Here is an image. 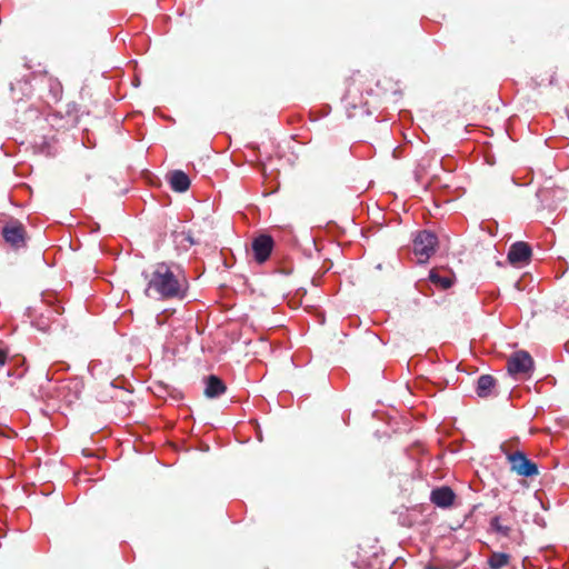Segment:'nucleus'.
Returning <instances> with one entry per match:
<instances>
[{
	"mask_svg": "<svg viewBox=\"0 0 569 569\" xmlns=\"http://www.w3.org/2000/svg\"><path fill=\"white\" fill-rule=\"evenodd\" d=\"M148 280L144 295L154 299H182L186 293V281L176 274L166 263L156 266L151 274L142 273Z\"/></svg>",
	"mask_w": 569,
	"mask_h": 569,
	"instance_id": "obj_1",
	"label": "nucleus"
},
{
	"mask_svg": "<svg viewBox=\"0 0 569 569\" xmlns=\"http://www.w3.org/2000/svg\"><path fill=\"white\" fill-rule=\"evenodd\" d=\"M437 243L438 239L433 232L422 230L413 239V252L420 257L421 262H425L435 253Z\"/></svg>",
	"mask_w": 569,
	"mask_h": 569,
	"instance_id": "obj_2",
	"label": "nucleus"
},
{
	"mask_svg": "<svg viewBox=\"0 0 569 569\" xmlns=\"http://www.w3.org/2000/svg\"><path fill=\"white\" fill-rule=\"evenodd\" d=\"M507 367L512 376L528 375L532 371L533 360L527 351H517L508 360Z\"/></svg>",
	"mask_w": 569,
	"mask_h": 569,
	"instance_id": "obj_3",
	"label": "nucleus"
},
{
	"mask_svg": "<svg viewBox=\"0 0 569 569\" xmlns=\"http://www.w3.org/2000/svg\"><path fill=\"white\" fill-rule=\"evenodd\" d=\"M508 459L511 463V470L516 471L519 476L532 477L538 475L537 465L529 460L525 453L517 451L509 455Z\"/></svg>",
	"mask_w": 569,
	"mask_h": 569,
	"instance_id": "obj_4",
	"label": "nucleus"
},
{
	"mask_svg": "<svg viewBox=\"0 0 569 569\" xmlns=\"http://www.w3.org/2000/svg\"><path fill=\"white\" fill-rule=\"evenodd\" d=\"M273 239L269 234H259L252 240L253 258L258 263H264L273 249Z\"/></svg>",
	"mask_w": 569,
	"mask_h": 569,
	"instance_id": "obj_5",
	"label": "nucleus"
},
{
	"mask_svg": "<svg viewBox=\"0 0 569 569\" xmlns=\"http://www.w3.org/2000/svg\"><path fill=\"white\" fill-rule=\"evenodd\" d=\"M4 240L13 247H21L24 243V229L19 222L7 224L2 229Z\"/></svg>",
	"mask_w": 569,
	"mask_h": 569,
	"instance_id": "obj_6",
	"label": "nucleus"
},
{
	"mask_svg": "<svg viewBox=\"0 0 569 569\" xmlns=\"http://www.w3.org/2000/svg\"><path fill=\"white\" fill-rule=\"evenodd\" d=\"M531 257V248L528 243L518 241L513 243L508 252V260L512 264L526 262Z\"/></svg>",
	"mask_w": 569,
	"mask_h": 569,
	"instance_id": "obj_7",
	"label": "nucleus"
},
{
	"mask_svg": "<svg viewBox=\"0 0 569 569\" xmlns=\"http://www.w3.org/2000/svg\"><path fill=\"white\" fill-rule=\"evenodd\" d=\"M455 497L456 495L451 488L442 486L431 491L430 500L437 507L448 508L453 503Z\"/></svg>",
	"mask_w": 569,
	"mask_h": 569,
	"instance_id": "obj_8",
	"label": "nucleus"
},
{
	"mask_svg": "<svg viewBox=\"0 0 569 569\" xmlns=\"http://www.w3.org/2000/svg\"><path fill=\"white\" fill-rule=\"evenodd\" d=\"M224 382L217 376L211 375L206 380L204 395L207 398H218L226 392Z\"/></svg>",
	"mask_w": 569,
	"mask_h": 569,
	"instance_id": "obj_9",
	"label": "nucleus"
},
{
	"mask_svg": "<svg viewBox=\"0 0 569 569\" xmlns=\"http://www.w3.org/2000/svg\"><path fill=\"white\" fill-rule=\"evenodd\" d=\"M171 188L177 192H184L190 187L189 177L181 170H174L169 174Z\"/></svg>",
	"mask_w": 569,
	"mask_h": 569,
	"instance_id": "obj_10",
	"label": "nucleus"
},
{
	"mask_svg": "<svg viewBox=\"0 0 569 569\" xmlns=\"http://www.w3.org/2000/svg\"><path fill=\"white\" fill-rule=\"evenodd\" d=\"M496 385V379L490 375H482L477 381V395L481 398H486L491 393L492 388Z\"/></svg>",
	"mask_w": 569,
	"mask_h": 569,
	"instance_id": "obj_11",
	"label": "nucleus"
},
{
	"mask_svg": "<svg viewBox=\"0 0 569 569\" xmlns=\"http://www.w3.org/2000/svg\"><path fill=\"white\" fill-rule=\"evenodd\" d=\"M430 281L441 287L442 289H448L452 286V279L449 274H441L439 270L432 269L429 274Z\"/></svg>",
	"mask_w": 569,
	"mask_h": 569,
	"instance_id": "obj_12",
	"label": "nucleus"
},
{
	"mask_svg": "<svg viewBox=\"0 0 569 569\" xmlns=\"http://www.w3.org/2000/svg\"><path fill=\"white\" fill-rule=\"evenodd\" d=\"M510 556L503 552H492L488 559L491 569H500L509 563Z\"/></svg>",
	"mask_w": 569,
	"mask_h": 569,
	"instance_id": "obj_13",
	"label": "nucleus"
},
{
	"mask_svg": "<svg viewBox=\"0 0 569 569\" xmlns=\"http://www.w3.org/2000/svg\"><path fill=\"white\" fill-rule=\"evenodd\" d=\"M490 528L502 535L503 537H508L510 535L511 528L508 526H502L500 523V516H496L490 520Z\"/></svg>",
	"mask_w": 569,
	"mask_h": 569,
	"instance_id": "obj_14",
	"label": "nucleus"
},
{
	"mask_svg": "<svg viewBox=\"0 0 569 569\" xmlns=\"http://www.w3.org/2000/svg\"><path fill=\"white\" fill-rule=\"evenodd\" d=\"M182 241H187L190 246L194 244L196 241L190 233H182Z\"/></svg>",
	"mask_w": 569,
	"mask_h": 569,
	"instance_id": "obj_15",
	"label": "nucleus"
},
{
	"mask_svg": "<svg viewBox=\"0 0 569 569\" xmlns=\"http://www.w3.org/2000/svg\"><path fill=\"white\" fill-rule=\"evenodd\" d=\"M7 353L0 349V366H3L7 362Z\"/></svg>",
	"mask_w": 569,
	"mask_h": 569,
	"instance_id": "obj_16",
	"label": "nucleus"
},
{
	"mask_svg": "<svg viewBox=\"0 0 569 569\" xmlns=\"http://www.w3.org/2000/svg\"><path fill=\"white\" fill-rule=\"evenodd\" d=\"M566 348H567V350L569 351V346H568V345L566 346Z\"/></svg>",
	"mask_w": 569,
	"mask_h": 569,
	"instance_id": "obj_17",
	"label": "nucleus"
}]
</instances>
